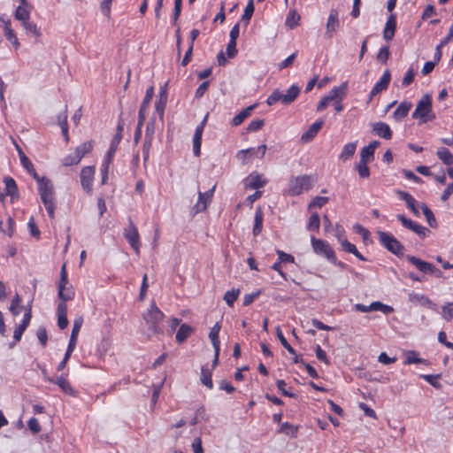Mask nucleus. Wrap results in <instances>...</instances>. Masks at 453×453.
<instances>
[{
  "instance_id": "f257e3e1",
  "label": "nucleus",
  "mask_w": 453,
  "mask_h": 453,
  "mask_svg": "<svg viewBox=\"0 0 453 453\" xmlns=\"http://www.w3.org/2000/svg\"><path fill=\"white\" fill-rule=\"evenodd\" d=\"M412 119H419L420 123H426L435 119V115L432 111V100L429 95L423 96L418 101L412 113Z\"/></svg>"
},
{
  "instance_id": "f03ea898",
  "label": "nucleus",
  "mask_w": 453,
  "mask_h": 453,
  "mask_svg": "<svg viewBox=\"0 0 453 453\" xmlns=\"http://www.w3.org/2000/svg\"><path fill=\"white\" fill-rule=\"evenodd\" d=\"M380 242L391 253L400 256L403 254L404 247L401 242L390 233L378 231Z\"/></svg>"
},
{
  "instance_id": "7ed1b4c3",
  "label": "nucleus",
  "mask_w": 453,
  "mask_h": 453,
  "mask_svg": "<svg viewBox=\"0 0 453 453\" xmlns=\"http://www.w3.org/2000/svg\"><path fill=\"white\" fill-rule=\"evenodd\" d=\"M143 318L145 319L146 324L149 326L150 329L153 333H162V330L158 326V324L164 319L165 315L156 304H152L150 306V308L144 314Z\"/></svg>"
},
{
  "instance_id": "20e7f679",
  "label": "nucleus",
  "mask_w": 453,
  "mask_h": 453,
  "mask_svg": "<svg viewBox=\"0 0 453 453\" xmlns=\"http://www.w3.org/2000/svg\"><path fill=\"white\" fill-rule=\"evenodd\" d=\"M68 279H67V272L66 265L64 264L61 267L60 271V280L58 284V297L61 301L67 302L74 297V290L72 286L67 287Z\"/></svg>"
},
{
  "instance_id": "39448f33",
  "label": "nucleus",
  "mask_w": 453,
  "mask_h": 453,
  "mask_svg": "<svg viewBox=\"0 0 453 453\" xmlns=\"http://www.w3.org/2000/svg\"><path fill=\"white\" fill-rule=\"evenodd\" d=\"M313 251L326 258L330 263L336 262L334 251L326 241L313 238Z\"/></svg>"
},
{
  "instance_id": "423d86ee",
  "label": "nucleus",
  "mask_w": 453,
  "mask_h": 453,
  "mask_svg": "<svg viewBox=\"0 0 453 453\" xmlns=\"http://www.w3.org/2000/svg\"><path fill=\"white\" fill-rule=\"evenodd\" d=\"M311 184L310 176L304 175L292 179L289 181L288 194L290 196H297L309 189Z\"/></svg>"
},
{
  "instance_id": "0eeeda50",
  "label": "nucleus",
  "mask_w": 453,
  "mask_h": 453,
  "mask_svg": "<svg viewBox=\"0 0 453 453\" xmlns=\"http://www.w3.org/2000/svg\"><path fill=\"white\" fill-rule=\"evenodd\" d=\"M124 237L131 245L135 253L139 254L141 247L140 236L137 227L134 226L131 219H129L128 226L125 229Z\"/></svg>"
},
{
  "instance_id": "6e6552de",
  "label": "nucleus",
  "mask_w": 453,
  "mask_h": 453,
  "mask_svg": "<svg viewBox=\"0 0 453 453\" xmlns=\"http://www.w3.org/2000/svg\"><path fill=\"white\" fill-rule=\"evenodd\" d=\"M124 119L120 117L118 121L117 130L114 137L112 138L110 145V149L105 157L108 162H112L114 154L118 149V146L122 139V132L124 130Z\"/></svg>"
},
{
  "instance_id": "1a4fd4ad",
  "label": "nucleus",
  "mask_w": 453,
  "mask_h": 453,
  "mask_svg": "<svg viewBox=\"0 0 453 453\" xmlns=\"http://www.w3.org/2000/svg\"><path fill=\"white\" fill-rule=\"evenodd\" d=\"M216 185H214L210 190L206 192H198V200L194 205L193 210L196 213L202 212L206 210L207 205L211 203Z\"/></svg>"
},
{
  "instance_id": "9d476101",
  "label": "nucleus",
  "mask_w": 453,
  "mask_h": 453,
  "mask_svg": "<svg viewBox=\"0 0 453 453\" xmlns=\"http://www.w3.org/2000/svg\"><path fill=\"white\" fill-rule=\"evenodd\" d=\"M95 174L94 166H85L81 171V184L83 189L90 194L92 192V182Z\"/></svg>"
},
{
  "instance_id": "9b49d317",
  "label": "nucleus",
  "mask_w": 453,
  "mask_h": 453,
  "mask_svg": "<svg viewBox=\"0 0 453 453\" xmlns=\"http://www.w3.org/2000/svg\"><path fill=\"white\" fill-rule=\"evenodd\" d=\"M206 115L202 122L196 127L194 137H193V152L196 157H199L201 153V142H202V135L203 132V128L205 127L206 121H207Z\"/></svg>"
},
{
  "instance_id": "f8f14e48",
  "label": "nucleus",
  "mask_w": 453,
  "mask_h": 453,
  "mask_svg": "<svg viewBox=\"0 0 453 453\" xmlns=\"http://www.w3.org/2000/svg\"><path fill=\"white\" fill-rule=\"evenodd\" d=\"M408 299L411 303H418L423 307H426L432 311H437V305L423 294L411 292L409 294Z\"/></svg>"
},
{
  "instance_id": "ddd939ff",
  "label": "nucleus",
  "mask_w": 453,
  "mask_h": 453,
  "mask_svg": "<svg viewBox=\"0 0 453 453\" xmlns=\"http://www.w3.org/2000/svg\"><path fill=\"white\" fill-rule=\"evenodd\" d=\"M154 95V88L151 86L146 90L145 96L142 102V104L140 106L139 113H138V119H140V126H143V123L146 119L147 114V109L151 102V99Z\"/></svg>"
},
{
  "instance_id": "4468645a",
  "label": "nucleus",
  "mask_w": 453,
  "mask_h": 453,
  "mask_svg": "<svg viewBox=\"0 0 453 453\" xmlns=\"http://www.w3.org/2000/svg\"><path fill=\"white\" fill-rule=\"evenodd\" d=\"M340 22L338 18V12L335 9H332L330 11L328 19L326 22V30L325 33V35L327 38H332L334 35V33L337 30L339 27Z\"/></svg>"
},
{
  "instance_id": "2eb2a0df",
  "label": "nucleus",
  "mask_w": 453,
  "mask_h": 453,
  "mask_svg": "<svg viewBox=\"0 0 453 453\" xmlns=\"http://www.w3.org/2000/svg\"><path fill=\"white\" fill-rule=\"evenodd\" d=\"M406 259L423 273H429L434 271V265L417 257L407 255Z\"/></svg>"
},
{
  "instance_id": "dca6fc26",
  "label": "nucleus",
  "mask_w": 453,
  "mask_h": 453,
  "mask_svg": "<svg viewBox=\"0 0 453 453\" xmlns=\"http://www.w3.org/2000/svg\"><path fill=\"white\" fill-rule=\"evenodd\" d=\"M0 22L4 24V33L6 39L13 45L15 49L19 47V42L16 36L15 32L11 27V20L4 19V17H0Z\"/></svg>"
},
{
  "instance_id": "f3484780",
  "label": "nucleus",
  "mask_w": 453,
  "mask_h": 453,
  "mask_svg": "<svg viewBox=\"0 0 453 453\" xmlns=\"http://www.w3.org/2000/svg\"><path fill=\"white\" fill-rule=\"evenodd\" d=\"M41 200L45 206V209L48 212V215L50 219L55 217V201H54V192L45 193L40 195Z\"/></svg>"
},
{
  "instance_id": "a211bd4d",
  "label": "nucleus",
  "mask_w": 453,
  "mask_h": 453,
  "mask_svg": "<svg viewBox=\"0 0 453 453\" xmlns=\"http://www.w3.org/2000/svg\"><path fill=\"white\" fill-rule=\"evenodd\" d=\"M379 141H372L368 146L364 147L360 152V159L371 162L374 158V151L380 146Z\"/></svg>"
},
{
  "instance_id": "6ab92c4d",
  "label": "nucleus",
  "mask_w": 453,
  "mask_h": 453,
  "mask_svg": "<svg viewBox=\"0 0 453 453\" xmlns=\"http://www.w3.org/2000/svg\"><path fill=\"white\" fill-rule=\"evenodd\" d=\"M372 131L378 136L389 140L392 138V131L390 127L385 122H376L372 125Z\"/></svg>"
},
{
  "instance_id": "aec40b11",
  "label": "nucleus",
  "mask_w": 453,
  "mask_h": 453,
  "mask_svg": "<svg viewBox=\"0 0 453 453\" xmlns=\"http://www.w3.org/2000/svg\"><path fill=\"white\" fill-rule=\"evenodd\" d=\"M396 29V17L395 14H391L386 22L385 28L383 31V37L386 41H390L394 38L395 32Z\"/></svg>"
},
{
  "instance_id": "412c9836",
  "label": "nucleus",
  "mask_w": 453,
  "mask_h": 453,
  "mask_svg": "<svg viewBox=\"0 0 453 453\" xmlns=\"http://www.w3.org/2000/svg\"><path fill=\"white\" fill-rule=\"evenodd\" d=\"M348 89L347 82H343L339 87H334L332 88L329 93L326 95V96L329 98V100L332 101H342L344 96H346Z\"/></svg>"
},
{
  "instance_id": "4be33fe9",
  "label": "nucleus",
  "mask_w": 453,
  "mask_h": 453,
  "mask_svg": "<svg viewBox=\"0 0 453 453\" xmlns=\"http://www.w3.org/2000/svg\"><path fill=\"white\" fill-rule=\"evenodd\" d=\"M411 107H412V104L411 102H407V101L402 102L398 105V107L396 108V110L395 111V112L393 114L394 119L396 121H401L403 119H404L408 115Z\"/></svg>"
},
{
  "instance_id": "5701e85b",
  "label": "nucleus",
  "mask_w": 453,
  "mask_h": 453,
  "mask_svg": "<svg viewBox=\"0 0 453 453\" xmlns=\"http://www.w3.org/2000/svg\"><path fill=\"white\" fill-rule=\"evenodd\" d=\"M166 85L160 88L158 98L155 103L157 112L162 117L164 115L165 108L167 102Z\"/></svg>"
},
{
  "instance_id": "b1692460",
  "label": "nucleus",
  "mask_w": 453,
  "mask_h": 453,
  "mask_svg": "<svg viewBox=\"0 0 453 453\" xmlns=\"http://www.w3.org/2000/svg\"><path fill=\"white\" fill-rule=\"evenodd\" d=\"M194 332V328L188 324H181L176 333V341L179 343L184 342Z\"/></svg>"
},
{
  "instance_id": "393cba45",
  "label": "nucleus",
  "mask_w": 453,
  "mask_h": 453,
  "mask_svg": "<svg viewBox=\"0 0 453 453\" xmlns=\"http://www.w3.org/2000/svg\"><path fill=\"white\" fill-rule=\"evenodd\" d=\"M339 242H341L342 249L348 253L353 254L356 257H357L359 260L365 261L366 258L357 250L356 246L349 242H348L346 239H342L339 237Z\"/></svg>"
},
{
  "instance_id": "a878e982",
  "label": "nucleus",
  "mask_w": 453,
  "mask_h": 453,
  "mask_svg": "<svg viewBox=\"0 0 453 453\" xmlns=\"http://www.w3.org/2000/svg\"><path fill=\"white\" fill-rule=\"evenodd\" d=\"M397 194L399 197L406 203L407 207L414 213V215L419 216V211L416 207V200L413 196L405 191H397Z\"/></svg>"
},
{
  "instance_id": "bb28decb",
  "label": "nucleus",
  "mask_w": 453,
  "mask_h": 453,
  "mask_svg": "<svg viewBox=\"0 0 453 453\" xmlns=\"http://www.w3.org/2000/svg\"><path fill=\"white\" fill-rule=\"evenodd\" d=\"M256 106L257 104H253L243 109L232 119V125L234 127L241 125L248 117L250 116L252 111L256 108Z\"/></svg>"
},
{
  "instance_id": "cd10ccee",
  "label": "nucleus",
  "mask_w": 453,
  "mask_h": 453,
  "mask_svg": "<svg viewBox=\"0 0 453 453\" xmlns=\"http://www.w3.org/2000/svg\"><path fill=\"white\" fill-rule=\"evenodd\" d=\"M48 380L57 384L62 389V391L67 395H73L74 393V390L70 382L63 376L58 377L55 380L52 379H48Z\"/></svg>"
},
{
  "instance_id": "c85d7f7f",
  "label": "nucleus",
  "mask_w": 453,
  "mask_h": 453,
  "mask_svg": "<svg viewBox=\"0 0 453 453\" xmlns=\"http://www.w3.org/2000/svg\"><path fill=\"white\" fill-rule=\"evenodd\" d=\"M264 214L261 208H257L254 218V226L252 233L254 236L258 235L262 232L263 228Z\"/></svg>"
},
{
  "instance_id": "c756f323",
  "label": "nucleus",
  "mask_w": 453,
  "mask_h": 453,
  "mask_svg": "<svg viewBox=\"0 0 453 453\" xmlns=\"http://www.w3.org/2000/svg\"><path fill=\"white\" fill-rule=\"evenodd\" d=\"M436 156L444 165L448 166H451L453 165V155L447 148H439L436 151Z\"/></svg>"
},
{
  "instance_id": "7c9ffc66",
  "label": "nucleus",
  "mask_w": 453,
  "mask_h": 453,
  "mask_svg": "<svg viewBox=\"0 0 453 453\" xmlns=\"http://www.w3.org/2000/svg\"><path fill=\"white\" fill-rule=\"evenodd\" d=\"M300 93V88L296 85H292L287 91L286 94H283L282 104H289L295 101L297 96Z\"/></svg>"
},
{
  "instance_id": "2f4dec72",
  "label": "nucleus",
  "mask_w": 453,
  "mask_h": 453,
  "mask_svg": "<svg viewBox=\"0 0 453 453\" xmlns=\"http://www.w3.org/2000/svg\"><path fill=\"white\" fill-rule=\"evenodd\" d=\"M391 80V73L389 70H386L381 76L380 80L374 85V90L376 92H381L386 90L389 85Z\"/></svg>"
},
{
  "instance_id": "473e14b6",
  "label": "nucleus",
  "mask_w": 453,
  "mask_h": 453,
  "mask_svg": "<svg viewBox=\"0 0 453 453\" xmlns=\"http://www.w3.org/2000/svg\"><path fill=\"white\" fill-rule=\"evenodd\" d=\"M4 183L5 185V195L12 198L18 195V187L16 181L12 177H4Z\"/></svg>"
},
{
  "instance_id": "72a5a7b5",
  "label": "nucleus",
  "mask_w": 453,
  "mask_h": 453,
  "mask_svg": "<svg viewBox=\"0 0 453 453\" xmlns=\"http://www.w3.org/2000/svg\"><path fill=\"white\" fill-rule=\"evenodd\" d=\"M357 149V142H349L343 146L339 158L342 161L349 160L354 154Z\"/></svg>"
},
{
  "instance_id": "f704fd0d",
  "label": "nucleus",
  "mask_w": 453,
  "mask_h": 453,
  "mask_svg": "<svg viewBox=\"0 0 453 453\" xmlns=\"http://www.w3.org/2000/svg\"><path fill=\"white\" fill-rule=\"evenodd\" d=\"M58 125L61 127L62 134L65 137L66 142H69V134H68V124H67V106L65 108V111L62 115H58Z\"/></svg>"
},
{
  "instance_id": "c9c22d12",
  "label": "nucleus",
  "mask_w": 453,
  "mask_h": 453,
  "mask_svg": "<svg viewBox=\"0 0 453 453\" xmlns=\"http://www.w3.org/2000/svg\"><path fill=\"white\" fill-rule=\"evenodd\" d=\"M58 125L61 127L62 134L65 137L66 142H69V134H68V124H67V106L65 108V111L62 115H58Z\"/></svg>"
},
{
  "instance_id": "e433bc0d",
  "label": "nucleus",
  "mask_w": 453,
  "mask_h": 453,
  "mask_svg": "<svg viewBox=\"0 0 453 453\" xmlns=\"http://www.w3.org/2000/svg\"><path fill=\"white\" fill-rule=\"evenodd\" d=\"M94 141H87L81 144L80 146L76 147L74 152L77 154V156L81 157V159L86 156L87 154L90 153L94 148Z\"/></svg>"
},
{
  "instance_id": "4c0bfd02",
  "label": "nucleus",
  "mask_w": 453,
  "mask_h": 453,
  "mask_svg": "<svg viewBox=\"0 0 453 453\" xmlns=\"http://www.w3.org/2000/svg\"><path fill=\"white\" fill-rule=\"evenodd\" d=\"M211 370L212 369H209L207 365L203 366L201 369V382L210 389L213 388Z\"/></svg>"
},
{
  "instance_id": "58836bf2",
  "label": "nucleus",
  "mask_w": 453,
  "mask_h": 453,
  "mask_svg": "<svg viewBox=\"0 0 453 453\" xmlns=\"http://www.w3.org/2000/svg\"><path fill=\"white\" fill-rule=\"evenodd\" d=\"M220 325L219 322H217L211 329L209 333V338L211 341L212 346L214 349H218V347L220 346V342L219 339V334L220 331Z\"/></svg>"
},
{
  "instance_id": "ea45409f",
  "label": "nucleus",
  "mask_w": 453,
  "mask_h": 453,
  "mask_svg": "<svg viewBox=\"0 0 453 453\" xmlns=\"http://www.w3.org/2000/svg\"><path fill=\"white\" fill-rule=\"evenodd\" d=\"M404 364L405 365H411V364L428 365V361L426 359L418 357L417 352L414 350H411L406 353V359L404 361Z\"/></svg>"
},
{
  "instance_id": "a19ab883",
  "label": "nucleus",
  "mask_w": 453,
  "mask_h": 453,
  "mask_svg": "<svg viewBox=\"0 0 453 453\" xmlns=\"http://www.w3.org/2000/svg\"><path fill=\"white\" fill-rule=\"evenodd\" d=\"M421 209L424 216L426 219L428 225L431 227L435 228L437 226V221L433 211L428 208V206L426 203H422Z\"/></svg>"
},
{
  "instance_id": "79ce46f5",
  "label": "nucleus",
  "mask_w": 453,
  "mask_h": 453,
  "mask_svg": "<svg viewBox=\"0 0 453 453\" xmlns=\"http://www.w3.org/2000/svg\"><path fill=\"white\" fill-rule=\"evenodd\" d=\"M250 188L257 189L262 188L265 185V181L262 180L261 176L258 174L253 175L250 174L248 177V184Z\"/></svg>"
},
{
  "instance_id": "37998d69",
  "label": "nucleus",
  "mask_w": 453,
  "mask_h": 453,
  "mask_svg": "<svg viewBox=\"0 0 453 453\" xmlns=\"http://www.w3.org/2000/svg\"><path fill=\"white\" fill-rule=\"evenodd\" d=\"M14 17L16 19L25 23L27 20H29L30 12L23 5H19L17 7Z\"/></svg>"
},
{
  "instance_id": "c03bdc74",
  "label": "nucleus",
  "mask_w": 453,
  "mask_h": 453,
  "mask_svg": "<svg viewBox=\"0 0 453 453\" xmlns=\"http://www.w3.org/2000/svg\"><path fill=\"white\" fill-rule=\"evenodd\" d=\"M21 303H22L21 297L19 296V294H16L14 296V297L12 298V303H11V306L9 308L11 313L13 316L19 315V313L21 311V308H20Z\"/></svg>"
},
{
  "instance_id": "a18cd8bd",
  "label": "nucleus",
  "mask_w": 453,
  "mask_h": 453,
  "mask_svg": "<svg viewBox=\"0 0 453 453\" xmlns=\"http://www.w3.org/2000/svg\"><path fill=\"white\" fill-rule=\"evenodd\" d=\"M239 295L240 289L233 288L232 290L226 291L225 293L223 299L228 306L232 307L234 302L237 300Z\"/></svg>"
},
{
  "instance_id": "49530a36",
  "label": "nucleus",
  "mask_w": 453,
  "mask_h": 453,
  "mask_svg": "<svg viewBox=\"0 0 453 453\" xmlns=\"http://www.w3.org/2000/svg\"><path fill=\"white\" fill-rule=\"evenodd\" d=\"M255 6H254V0H249L245 9L244 12L242 16V20L246 23V25L249 24L253 13H254Z\"/></svg>"
},
{
  "instance_id": "de8ad7c7",
  "label": "nucleus",
  "mask_w": 453,
  "mask_h": 453,
  "mask_svg": "<svg viewBox=\"0 0 453 453\" xmlns=\"http://www.w3.org/2000/svg\"><path fill=\"white\" fill-rule=\"evenodd\" d=\"M369 162L365 160H359V162L356 165V169L361 178H368L370 176V169L367 166Z\"/></svg>"
},
{
  "instance_id": "09e8293b",
  "label": "nucleus",
  "mask_w": 453,
  "mask_h": 453,
  "mask_svg": "<svg viewBox=\"0 0 453 453\" xmlns=\"http://www.w3.org/2000/svg\"><path fill=\"white\" fill-rule=\"evenodd\" d=\"M441 374H422L421 378L424 379L426 382H428L431 386L437 389L441 388V384L439 382V379Z\"/></svg>"
},
{
  "instance_id": "8fccbe9b",
  "label": "nucleus",
  "mask_w": 453,
  "mask_h": 453,
  "mask_svg": "<svg viewBox=\"0 0 453 453\" xmlns=\"http://www.w3.org/2000/svg\"><path fill=\"white\" fill-rule=\"evenodd\" d=\"M276 335L278 339L280 340L282 346L290 353V354H296L295 349L290 346V344L288 342L287 339L283 335V333L280 326L276 327Z\"/></svg>"
},
{
  "instance_id": "3c124183",
  "label": "nucleus",
  "mask_w": 453,
  "mask_h": 453,
  "mask_svg": "<svg viewBox=\"0 0 453 453\" xmlns=\"http://www.w3.org/2000/svg\"><path fill=\"white\" fill-rule=\"evenodd\" d=\"M27 32L31 33L36 38H39L42 35L40 28L37 27L36 24L27 20L22 24Z\"/></svg>"
},
{
  "instance_id": "603ef678",
  "label": "nucleus",
  "mask_w": 453,
  "mask_h": 453,
  "mask_svg": "<svg viewBox=\"0 0 453 453\" xmlns=\"http://www.w3.org/2000/svg\"><path fill=\"white\" fill-rule=\"evenodd\" d=\"M300 19V15L295 11H289L287 19L286 25L290 28H294L297 25V21Z\"/></svg>"
},
{
  "instance_id": "864d4df0",
  "label": "nucleus",
  "mask_w": 453,
  "mask_h": 453,
  "mask_svg": "<svg viewBox=\"0 0 453 453\" xmlns=\"http://www.w3.org/2000/svg\"><path fill=\"white\" fill-rule=\"evenodd\" d=\"M81 160V157L77 156L75 152H73L65 156L63 158L62 163L65 166H72L79 164Z\"/></svg>"
},
{
  "instance_id": "5fc2aeb1",
  "label": "nucleus",
  "mask_w": 453,
  "mask_h": 453,
  "mask_svg": "<svg viewBox=\"0 0 453 453\" xmlns=\"http://www.w3.org/2000/svg\"><path fill=\"white\" fill-rule=\"evenodd\" d=\"M38 191L40 195L54 192V188L51 181L46 178L44 181L38 184Z\"/></svg>"
},
{
  "instance_id": "6e6d98bb",
  "label": "nucleus",
  "mask_w": 453,
  "mask_h": 453,
  "mask_svg": "<svg viewBox=\"0 0 453 453\" xmlns=\"http://www.w3.org/2000/svg\"><path fill=\"white\" fill-rule=\"evenodd\" d=\"M18 150H19V159H20V163H21L22 166L27 170V172L33 170V168H35V167H34L33 164L31 163V161L29 160V158L25 155V153L19 148H18Z\"/></svg>"
},
{
  "instance_id": "4d7b16f0",
  "label": "nucleus",
  "mask_w": 453,
  "mask_h": 453,
  "mask_svg": "<svg viewBox=\"0 0 453 453\" xmlns=\"http://www.w3.org/2000/svg\"><path fill=\"white\" fill-rule=\"evenodd\" d=\"M82 323H83L82 318H79V319H76L74 320L73 326V329H72V333H71V336H70L71 340L77 341L78 334H79L80 330L81 328Z\"/></svg>"
},
{
  "instance_id": "13d9d810",
  "label": "nucleus",
  "mask_w": 453,
  "mask_h": 453,
  "mask_svg": "<svg viewBox=\"0 0 453 453\" xmlns=\"http://www.w3.org/2000/svg\"><path fill=\"white\" fill-rule=\"evenodd\" d=\"M443 319L447 321L453 319V303H448L441 307Z\"/></svg>"
},
{
  "instance_id": "bf43d9fd",
  "label": "nucleus",
  "mask_w": 453,
  "mask_h": 453,
  "mask_svg": "<svg viewBox=\"0 0 453 453\" xmlns=\"http://www.w3.org/2000/svg\"><path fill=\"white\" fill-rule=\"evenodd\" d=\"M265 124L264 119H253L247 127L248 132H256L260 130Z\"/></svg>"
},
{
  "instance_id": "052dcab7",
  "label": "nucleus",
  "mask_w": 453,
  "mask_h": 453,
  "mask_svg": "<svg viewBox=\"0 0 453 453\" xmlns=\"http://www.w3.org/2000/svg\"><path fill=\"white\" fill-rule=\"evenodd\" d=\"M26 329H27V327H25L24 326H22L20 324L15 328V330L13 332L14 342L10 345V348H12L18 342L20 341L22 334Z\"/></svg>"
},
{
  "instance_id": "680f3d73",
  "label": "nucleus",
  "mask_w": 453,
  "mask_h": 453,
  "mask_svg": "<svg viewBox=\"0 0 453 453\" xmlns=\"http://www.w3.org/2000/svg\"><path fill=\"white\" fill-rule=\"evenodd\" d=\"M283 94H281L278 89L274 90L267 98L266 103L268 105H273L278 101L282 102Z\"/></svg>"
},
{
  "instance_id": "e2e57ef3",
  "label": "nucleus",
  "mask_w": 453,
  "mask_h": 453,
  "mask_svg": "<svg viewBox=\"0 0 453 453\" xmlns=\"http://www.w3.org/2000/svg\"><path fill=\"white\" fill-rule=\"evenodd\" d=\"M396 218L398 219V220L401 221L402 225L410 229V230H412V228L415 226V224L416 222H414L413 220L410 219H407L403 214H398L396 216Z\"/></svg>"
},
{
  "instance_id": "0e129e2a",
  "label": "nucleus",
  "mask_w": 453,
  "mask_h": 453,
  "mask_svg": "<svg viewBox=\"0 0 453 453\" xmlns=\"http://www.w3.org/2000/svg\"><path fill=\"white\" fill-rule=\"evenodd\" d=\"M27 426L33 434H38L41 431L40 423L35 418H31L28 420Z\"/></svg>"
},
{
  "instance_id": "69168bd1",
  "label": "nucleus",
  "mask_w": 453,
  "mask_h": 453,
  "mask_svg": "<svg viewBox=\"0 0 453 453\" xmlns=\"http://www.w3.org/2000/svg\"><path fill=\"white\" fill-rule=\"evenodd\" d=\"M36 335H37V338H38L39 342H41V344L43 347H45L47 344V341H48V335H47V331H46L45 327H43V326L39 327L37 330Z\"/></svg>"
},
{
  "instance_id": "338daca9",
  "label": "nucleus",
  "mask_w": 453,
  "mask_h": 453,
  "mask_svg": "<svg viewBox=\"0 0 453 453\" xmlns=\"http://www.w3.org/2000/svg\"><path fill=\"white\" fill-rule=\"evenodd\" d=\"M389 54H390L389 49L388 46L380 48V50L377 55L378 61L382 62V63H387Z\"/></svg>"
},
{
  "instance_id": "774afa93",
  "label": "nucleus",
  "mask_w": 453,
  "mask_h": 453,
  "mask_svg": "<svg viewBox=\"0 0 453 453\" xmlns=\"http://www.w3.org/2000/svg\"><path fill=\"white\" fill-rule=\"evenodd\" d=\"M209 85H210L209 81H205L202 84H200V86L196 90L195 97L196 98L203 97V95L205 94V92L208 90Z\"/></svg>"
}]
</instances>
